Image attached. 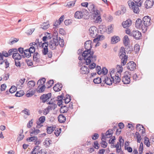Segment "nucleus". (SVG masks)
<instances>
[{
  "mask_svg": "<svg viewBox=\"0 0 154 154\" xmlns=\"http://www.w3.org/2000/svg\"><path fill=\"white\" fill-rule=\"evenodd\" d=\"M45 88V85H38L37 88V92L39 93L43 92Z\"/></svg>",
  "mask_w": 154,
  "mask_h": 154,
  "instance_id": "473e14b6",
  "label": "nucleus"
},
{
  "mask_svg": "<svg viewBox=\"0 0 154 154\" xmlns=\"http://www.w3.org/2000/svg\"><path fill=\"white\" fill-rule=\"evenodd\" d=\"M122 65H117L116 67V72L115 70V73L118 74L120 73L121 74V73L123 71V68L122 66Z\"/></svg>",
  "mask_w": 154,
  "mask_h": 154,
  "instance_id": "cd10ccee",
  "label": "nucleus"
},
{
  "mask_svg": "<svg viewBox=\"0 0 154 154\" xmlns=\"http://www.w3.org/2000/svg\"><path fill=\"white\" fill-rule=\"evenodd\" d=\"M29 132L30 136H32L36 135L40 133V131L38 129H36L34 128H33L30 130Z\"/></svg>",
  "mask_w": 154,
  "mask_h": 154,
  "instance_id": "dca6fc26",
  "label": "nucleus"
},
{
  "mask_svg": "<svg viewBox=\"0 0 154 154\" xmlns=\"http://www.w3.org/2000/svg\"><path fill=\"white\" fill-rule=\"evenodd\" d=\"M45 120V116H43L40 117L38 121H37L36 122L37 125V127L39 128L42 126L43 125L42 124L44 122Z\"/></svg>",
  "mask_w": 154,
  "mask_h": 154,
  "instance_id": "f8f14e48",
  "label": "nucleus"
},
{
  "mask_svg": "<svg viewBox=\"0 0 154 154\" xmlns=\"http://www.w3.org/2000/svg\"><path fill=\"white\" fill-rule=\"evenodd\" d=\"M144 143L147 147H149L150 145V143L149 141V139L146 137H144Z\"/></svg>",
  "mask_w": 154,
  "mask_h": 154,
  "instance_id": "a19ab883",
  "label": "nucleus"
},
{
  "mask_svg": "<svg viewBox=\"0 0 154 154\" xmlns=\"http://www.w3.org/2000/svg\"><path fill=\"white\" fill-rule=\"evenodd\" d=\"M96 23H100L102 21V19L101 17V15L93 17Z\"/></svg>",
  "mask_w": 154,
  "mask_h": 154,
  "instance_id": "e433bc0d",
  "label": "nucleus"
},
{
  "mask_svg": "<svg viewBox=\"0 0 154 154\" xmlns=\"http://www.w3.org/2000/svg\"><path fill=\"white\" fill-rule=\"evenodd\" d=\"M41 26L40 28H42L43 30H46L49 27L50 25L48 23H44L41 25Z\"/></svg>",
  "mask_w": 154,
  "mask_h": 154,
  "instance_id": "f704fd0d",
  "label": "nucleus"
},
{
  "mask_svg": "<svg viewBox=\"0 0 154 154\" xmlns=\"http://www.w3.org/2000/svg\"><path fill=\"white\" fill-rule=\"evenodd\" d=\"M12 57L15 60H18L21 59V55L18 53L16 52L12 55Z\"/></svg>",
  "mask_w": 154,
  "mask_h": 154,
  "instance_id": "a878e982",
  "label": "nucleus"
},
{
  "mask_svg": "<svg viewBox=\"0 0 154 154\" xmlns=\"http://www.w3.org/2000/svg\"><path fill=\"white\" fill-rule=\"evenodd\" d=\"M51 141L49 138H46L45 139V141L43 143V144L46 147L49 146L51 143Z\"/></svg>",
  "mask_w": 154,
  "mask_h": 154,
  "instance_id": "2f4dec72",
  "label": "nucleus"
},
{
  "mask_svg": "<svg viewBox=\"0 0 154 154\" xmlns=\"http://www.w3.org/2000/svg\"><path fill=\"white\" fill-rule=\"evenodd\" d=\"M80 71L82 74H87L89 72L88 67L85 66L81 67Z\"/></svg>",
  "mask_w": 154,
  "mask_h": 154,
  "instance_id": "aec40b11",
  "label": "nucleus"
},
{
  "mask_svg": "<svg viewBox=\"0 0 154 154\" xmlns=\"http://www.w3.org/2000/svg\"><path fill=\"white\" fill-rule=\"evenodd\" d=\"M37 140L36 137L33 136L27 138V140L29 142H35Z\"/></svg>",
  "mask_w": 154,
  "mask_h": 154,
  "instance_id": "49530a36",
  "label": "nucleus"
},
{
  "mask_svg": "<svg viewBox=\"0 0 154 154\" xmlns=\"http://www.w3.org/2000/svg\"><path fill=\"white\" fill-rule=\"evenodd\" d=\"M24 137V136L23 134V133L19 134V136L17 137V140H18V141L22 140Z\"/></svg>",
  "mask_w": 154,
  "mask_h": 154,
  "instance_id": "0e129e2a",
  "label": "nucleus"
},
{
  "mask_svg": "<svg viewBox=\"0 0 154 154\" xmlns=\"http://www.w3.org/2000/svg\"><path fill=\"white\" fill-rule=\"evenodd\" d=\"M25 81V79L24 78L18 80L17 82V87L20 89L23 86V84Z\"/></svg>",
  "mask_w": 154,
  "mask_h": 154,
  "instance_id": "6ab92c4d",
  "label": "nucleus"
},
{
  "mask_svg": "<svg viewBox=\"0 0 154 154\" xmlns=\"http://www.w3.org/2000/svg\"><path fill=\"white\" fill-rule=\"evenodd\" d=\"M33 59L34 61L36 62L39 63L40 62V55L38 53H35L33 54Z\"/></svg>",
  "mask_w": 154,
  "mask_h": 154,
  "instance_id": "4be33fe9",
  "label": "nucleus"
},
{
  "mask_svg": "<svg viewBox=\"0 0 154 154\" xmlns=\"http://www.w3.org/2000/svg\"><path fill=\"white\" fill-rule=\"evenodd\" d=\"M24 94V93L23 91L21 90L17 92L15 94V96L17 97H20L23 96Z\"/></svg>",
  "mask_w": 154,
  "mask_h": 154,
  "instance_id": "c03bdc74",
  "label": "nucleus"
},
{
  "mask_svg": "<svg viewBox=\"0 0 154 154\" xmlns=\"http://www.w3.org/2000/svg\"><path fill=\"white\" fill-rule=\"evenodd\" d=\"M101 140V146L102 147L104 148H106L107 146V143L105 141L106 139L104 140V139H103L102 137Z\"/></svg>",
  "mask_w": 154,
  "mask_h": 154,
  "instance_id": "a18cd8bd",
  "label": "nucleus"
},
{
  "mask_svg": "<svg viewBox=\"0 0 154 154\" xmlns=\"http://www.w3.org/2000/svg\"><path fill=\"white\" fill-rule=\"evenodd\" d=\"M58 45V43L57 39H53V40H52L49 42V46L51 49L52 50H54Z\"/></svg>",
  "mask_w": 154,
  "mask_h": 154,
  "instance_id": "1a4fd4ad",
  "label": "nucleus"
},
{
  "mask_svg": "<svg viewBox=\"0 0 154 154\" xmlns=\"http://www.w3.org/2000/svg\"><path fill=\"white\" fill-rule=\"evenodd\" d=\"M114 25H110L108 26L106 30V32L108 33H110L113 31Z\"/></svg>",
  "mask_w": 154,
  "mask_h": 154,
  "instance_id": "7c9ffc66",
  "label": "nucleus"
},
{
  "mask_svg": "<svg viewBox=\"0 0 154 154\" xmlns=\"http://www.w3.org/2000/svg\"><path fill=\"white\" fill-rule=\"evenodd\" d=\"M62 87L61 84L57 83L53 87L54 90L56 92L59 91H60Z\"/></svg>",
  "mask_w": 154,
  "mask_h": 154,
  "instance_id": "412c9836",
  "label": "nucleus"
},
{
  "mask_svg": "<svg viewBox=\"0 0 154 154\" xmlns=\"http://www.w3.org/2000/svg\"><path fill=\"white\" fill-rule=\"evenodd\" d=\"M115 72V69H111L110 72V75L112 80L113 82L115 84H117L120 82L121 74L120 73L116 74Z\"/></svg>",
  "mask_w": 154,
  "mask_h": 154,
  "instance_id": "7ed1b4c3",
  "label": "nucleus"
},
{
  "mask_svg": "<svg viewBox=\"0 0 154 154\" xmlns=\"http://www.w3.org/2000/svg\"><path fill=\"white\" fill-rule=\"evenodd\" d=\"M22 112L27 116H29L30 115L29 110L26 109H25L24 110H23Z\"/></svg>",
  "mask_w": 154,
  "mask_h": 154,
  "instance_id": "e2e57ef3",
  "label": "nucleus"
},
{
  "mask_svg": "<svg viewBox=\"0 0 154 154\" xmlns=\"http://www.w3.org/2000/svg\"><path fill=\"white\" fill-rule=\"evenodd\" d=\"M101 74H103L104 75L106 74L108 72V70L105 67H103L102 68L101 71Z\"/></svg>",
  "mask_w": 154,
  "mask_h": 154,
  "instance_id": "13d9d810",
  "label": "nucleus"
},
{
  "mask_svg": "<svg viewBox=\"0 0 154 154\" xmlns=\"http://www.w3.org/2000/svg\"><path fill=\"white\" fill-rule=\"evenodd\" d=\"M45 78H42L38 81L37 84L38 85H45Z\"/></svg>",
  "mask_w": 154,
  "mask_h": 154,
  "instance_id": "4c0bfd02",
  "label": "nucleus"
},
{
  "mask_svg": "<svg viewBox=\"0 0 154 154\" xmlns=\"http://www.w3.org/2000/svg\"><path fill=\"white\" fill-rule=\"evenodd\" d=\"M33 123V119H32L29 121L27 124V127L28 128H30L32 126Z\"/></svg>",
  "mask_w": 154,
  "mask_h": 154,
  "instance_id": "052dcab7",
  "label": "nucleus"
},
{
  "mask_svg": "<svg viewBox=\"0 0 154 154\" xmlns=\"http://www.w3.org/2000/svg\"><path fill=\"white\" fill-rule=\"evenodd\" d=\"M24 53L26 57H29L31 56V53L29 51L28 49H26L24 50Z\"/></svg>",
  "mask_w": 154,
  "mask_h": 154,
  "instance_id": "8fccbe9b",
  "label": "nucleus"
},
{
  "mask_svg": "<svg viewBox=\"0 0 154 154\" xmlns=\"http://www.w3.org/2000/svg\"><path fill=\"white\" fill-rule=\"evenodd\" d=\"M143 144L142 142H141L140 144V147L139 148V153L140 154H141L143 152Z\"/></svg>",
  "mask_w": 154,
  "mask_h": 154,
  "instance_id": "bf43d9fd",
  "label": "nucleus"
},
{
  "mask_svg": "<svg viewBox=\"0 0 154 154\" xmlns=\"http://www.w3.org/2000/svg\"><path fill=\"white\" fill-rule=\"evenodd\" d=\"M102 135L103 139H104V140L106 138H109L112 136V134H109V132L107 131H106L105 134V135H104L103 134H102Z\"/></svg>",
  "mask_w": 154,
  "mask_h": 154,
  "instance_id": "79ce46f5",
  "label": "nucleus"
},
{
  "mask_svg": "<svg viewBox=\"0 0 154 154\" xmlns=\"http://www.w3.org/2000/svg\"><path fill=\"white\" fill-rule=\"evenodd\" d=\"M17 51V49L16 48H13L10 49L8 52V56L12 55H13L14 54L15 52Z\"/></svg>",
  "mask_w": 154,
  "mask_h": 154,
  "instance_id": "ea45409f",
  "label": "nucleus"
},
{
  "mask_svg": "<svg viewBox=\"0 0 154 154\" xmlns=\"http://www.w3.org/2000/svg\"><path fill=\"white\" fill-rule=\"evenodd\" d=\"M142 20L144 26L143 28L144 32L146 31L148 27L151 24V19L148 16H146L143 17Z\"/></svg>",
  "mask_w": 154,
  "mask_h": 154,
  "instance_id": "423d86ee",
  "label": "nucleus"
},
{
  "mask_svg": "<svg viewBox=\"0 0 154 154\" xmlns=\"http://www.w3.org/2000/svg\"><path fill=\"white\" fill-rule=\"evenodd\" d=\"M89 34L91 37L95 38L98 34V30L96 27L92 26L89 29Z\"/></svg>",
  "mask_w": 154,
  "mask_h": 154,
  "instance_id": "0eeeda50",
  "label": "nucleus"
},
{
  "mask_svg": "<svg viewBox=\"0 0 154 154\" xmlns=\"http://www.w3.org/2000/svg\"><path fill=\"white\" fill-rule=\"evenodd\" d=\"M132 36L137 39H139L141 37V33L138 30L133 31L132 32Z\"/></svg>",
  "mask_w": 154,
  "mask_h": 154,
  "instance_id": "ddd939ff",
  "label": "nucleus"
},
{
  "mask_svg": "<svg viewBox=\"0 0 154 154\" xmlns=\"http://www.w3.org/2000/svg\"><path fill=\"white\" fill-rule=\"evenodd\" d=\"M89 14V13L87 10L84 9L80 11H76L75 13L74 17L77 19L85 18Z\"/></svg>",
  "mask_w": 154,
  "mask_h": 154,
  "instance_id": "20e7f679",
  "label": "nucleus"
},
{
  "mask_svg": "<svg viewBox=\"0 0 154 154\" xmlns=\"http://www.w3.org/2000/svg\"><path fill=\"white\" fill-rule=\"evenodd\" d=\"M28 50L31 54L33 53L35 51V47L34 46H32Z\"/></svg>",
  "mask_w": 154,
  "mask_h": 154,
  "instance_id": "338daca9",
  "label": "nucleus"
},
{
  "mask_svg": "<svg viewBox=\"0 0 154 154\" xmlns=\"http://www.w3.org/2000/svg\"><path fill=\"white\" fill-rule=\"evenodd\" d=\"M137 139V141L138 143H140L141 140V136L139 133L137 132L135 133Z\"/></svg>",
  "mask_w": 154,
  "mask_h": 154,
  "instance_id": "5fc2aeb1",
  "label": "nucleus"
},
{
  "mask_svg": "<svg viewBox=\"0 0 154 154\" xmlns=\"http://www.w3.org/2000/svg\"><path fill=\"white\" fill-rule=\"evenodd\" d=\"M93 39V42L94 43H97L99 42V41L102 40L104 39V37L103 35H99L96 38Z\"/></svg>",
  "mask_w": 154,
  "mask_h": 154,
  "instance_id": "393cba45",
  "label": "nucleus"
},
{
  "mask_svg": "<svg viewBox=\"0 0 154 154\" xmlns=\"http://www.w3.org/2000/svg\"><path fill=\"white\" fill-rule=\"evenodd\" d=\"M140 50V46L138 44H136L134 47V51L136 52H137Z\"/></svg>",
  "mask_w": 154,
  "mask_h": 154,
  "instance_id": "69168bd1",
  "label": "nucleus"
},
{
  "mask_svg": "<svg viewBox=\"0 0 154 154\" xmlns=\"http://www.w3.org/2000/svg\"><path fill=\"white\" fill-rule=\"evenodd\" d=\"M123 42L125 46H127L129 44L130 40L127 35H125L124 37L123 38Z\"/></svg>",
  "mask_w": 154,
  "mask_h": 154,
  "instance_id": "c85d7f7f",
  "label": "nucleus"
},
{
  "mask_svg": "<svg viewBox=\"0 0 154 154\" xmlns=\"http://www.w3.org/2000/svg\"><path fill=\"white\" fill-rule=\"evenodd\" d=\"M47 151L44 149H41L38 150L37 154H47Z\"/></svg>",
  "mask_w": 154,
  "mask_h": 154,
  "instance_id": "680f3d73",
  "label": "nucleus"
},
{
  "mask_svg": "<svg viewBox=\"0 0 154 154\" xmlns=\"http://www.w3.org/2000/svg\"><path fill=\"white\" fill-rule=\"evenodd\" d=\"M40 149V146H35L32 151L31 152V154H37L38 150Z\"/></svg>",
  "mask_w": 154,
  "mask_h": 154,
  "instance_id": "c9c22d12",
  "label": "nucleus"
},
{
  "mask_svg": "<svg viewBox=\"0 0 154 154\" xmlns=\"http://www.w3.org/2000/svg\"><path fill=\"white\" fill-rule=\"evenodd\" d=\"M93 14V17L100 15V13L99 11L97 9L93 10L92 11Z\"/></svg>",
  "mask_w": 154,
  "mask_h": 154,
  "instance_id": "58836bf2",
  "label": "nucleus"
},
{
  "mask_svg": "<svg viewBox=\"0 0 154 154\" xmlns=\"http://www.w3.org/2000/svg\"><path fill=\"white\" fill-rule=\"evenodd\" d=\"M54 83V81L53 80H50L48 82V88L51 87Z\"/></svg>",
  "mask_w": 154,
  "mask_h": 154,
  "instance_id": "774afa93",
  "label": "nucleus"
},
{
  "mask_svg": "<svg viewBox=\"0 0 154 154\" xmlns=\"http://www.w3.org/2000/svg\"><path fill=\"white\" fill-rule=\"evenodd\" d=\"M124 140L122 137H119V142H117L115 145L116 151L118 154H123V152L121 149V146L124 145Z\"/></svg>",
  "mask_w": 154,
  "mask_h": 154,
  "instance_id": "39448f33",
  "label": "nucleus"
},
{
  "mask_svg": "<svg viewBox=\"0 0 154 154\" xmlns=\"http://www.w3.org/2000/svg\"><path fill=\"white\" fill-rule=\"evenodd\" d=\"M58 43L61 47H64V43L63 39L60 38V37H59V42Z\"/></svg>",
  "mask_w": 154,
  "mask_h": 154,
  "instance_id": "3c124183",
  "label": "nucleus"
},
{
  "mask_svg": "<svg viewBox=\"0 0 154 154\" xmlns=\"http://www.w3.org/2000/svg\"><path fill=\"white\" fill-rule=\"evenodd\" d=\"M130 75L128 72H125L122 78V82L124 84H127L130 83Z\"/></svg>",
  "mask_w": 154,
  "mask_h": 154,
  "instance_id": "6e6552de",
  "label": "nucleus"
},
{
  "mask_svg": "<svg viewBox=\"0 0 154 154\" xmlns=\"http://www.w3.org/2000/svg\"><path fill=\"white\" fill-rule=\"evenodd\" d=\"M153 3V0H146L145 3V5L146 8H148L152 6Z\"/></svg>",
  "mask_w": 154,
  "mask_h": 154,
  "instance_id": "f3484780",
  "label": "nucleus"
},
{
  "mask_svg": "<svg viewBox=\"0 0 154 154\" xmlns=\"http://www.w3.org/2000/svg\"><path fill=\"white\" fill-rule=\"evenodd\" d=\"M119 57H124L125 56H126V53L125 48L123 47H121V49L119 51Z\"/></svg>",
  "mask_w": 154,
  "mask_h": 154,
  "instance_id": "b1692460",
  "label": "nucleus"
},
{
  "mask_svg": "<svg viewBox=\"0 0 154 154\" xmlns=\"http://www.w3.org/2000/svg\"><path fill=\"white\" fill-rule=\"evenodd\" d=\"M48 44L47 42H44L42 44V47L43 48L42 50L43 54L45 55L47 54L48 52Z\"/></svg>",
  "mask_w": 154,
  "mask_h": 154,
  "instance_id": "2eb2a0df",
  "label": "nucleus"
},
{
  "mask_svg": "<svg viewBox=\"0 0 154 154\" xmlns=\"http://www.w3.org/2000/svg\"><path fill=\"white\" fill-rule=\"evenodd\" d=\"M136 64L133 61L129 62L127 64V69L131 71H133L136 68Z\"/></svg>",
  "mask_w": 154,
  "mask_h": 154,
  "instance_id": "9d476101",
  "label": "nucleus"
},
{
  "mask_svg": "<svg viewBox=\"0 0 154 154\" xmlns=\"http://www.w3.org/2000/svg\"><path fill=\"white\" fill-rule=\"evenodd\" d=\"M133 0L134 2L130 0L128 1V4L129 7L132 10L134 13L138 14L140 11L139 7L141 6L143 1L141 0Z\"/></svg>",
  "mask_w": 154,
  "mask_h": 154,
  "instance_id": "f03ea898",
  "label": "nucleus"
},
{
  "mask_svg": "<svg viewBox=\"0 0 154 154\" xmlns=\"http://www.w3.org/2000/svg\"><path fill=\"white\" fill-rule=\"evenodd\" d=\"M51 94L50 93L46 94H44L41 97L40 99L43 102L45 103L51 97Z\"/></svg>",
  "mask_w": 154,
  "mask_h": 154,
  "instance_id": "4468645a",
  "label": "nucleus"
},
{
  "mask_svg": "<svg viewBox=\"0 0 154 154\" xmlns=\"http://www.w3.org/2000/svg\"><path fill=\"white\" fill-rule=\"evenodd\" d=\"M17 88L14 86H12L10 89L9 92L11 93H13L15 92Z\"/></svg>",
  "mask_w": 154,
  "mask_h": 154,
  "instance_id": "6e6d98bb",
  "label": "nucleus"
},
{
  "mask_svg": "<svg viewBox=\"0 0 154 154\" xmlns=\"http://www.w3.org/2000/svg\"><path fill=\"white\" fill-rule=\"evenodd\" d=\"M35 85V82L33 81H30L28 82V85L30 88H32L34 87Z\"/></svg>",
  "mask_w": 154,
  "mask_h": 154,
  "instance_id": "09e8293b",
  "label": "nucleus"
},
{
  "mask_svg": "<svg viewBox=\"0 0 154 154\" xmlns=\"http://www.w3.org/2000/svg\"><path fill=\"white\" fill-rule=\"evenodd\" d=\"M93 82L96 84H98L101 82V79L100 78H97L94 79Z\"/></svg>",
  "mask_w": 154,
  "mask_h": 154,
  "instance_id": "864d4df0",
  "label": "nucleus"
},
{
  "mask_svg": "<svg viewBox=\"0 0 154 154\" xmlns=\"http://www.w3.org/2000/svg\"><path fill=\"white\" fill-rule=\"evenodd\" d=\"M120 41V38L118 36H114L112 37L111 43L112 44H116Z\"/></svg>",
  "mask_w": 154,
  "mask_h": 154,
  "instance_id": "5701e85b",
  "label": "nucleus"
},
{
  "mask_svg": "<svg viewBox=\"0 0 154 154\" xmlns=\"http://www.w3.org/2000/svg\"><path fill=\"white\" fill-rule=\"evenodd\" d=\"M132 21L130 19H128L126 21L123 22L122 25L124 28H126L129 27L131 24Z\"/></svg>",
  "mask_w": 154,
  "mask_h": 154,
  "instance_id": "a211bd4d",
  "label": "nucleus"
},
{
  "mask_svg": "<svg viewBox=\"0 0 154 154\" xmlns=\"http://www.w3.org/2000/svg\"><path fill=\"white\" fill-rule=\"evenodd\" d=\"M135 26L137 28L141 29L143 32H144L143 30V24L142 23L141 20L139 18L137 19L135 23Z\"/></svg>",
  "mask_w": 154,
  "mask_h": 154,
  "instance_id": "9b49d317",
  "label": "nucleus"
},
{
  "mask_svg": "<svg viewBox=\"0 0 154 154\" xmlns=\"http://www.w3.org/2000/svg\"><path fill=\"white\" fill-rule=\"evenodd\" d=\"M49 104H50L48 107V109L50 110H52L53 109L55 108L56 105L55 104L51 103V104L50 102L49 103Z\"/></svg>",
  "mask_w": 154,
  "mask_h": 154,
  "instance_id": "4d7b16f0",
  "label": "nucleus"
},
{
  "mask_svg": "<svg viewBox=\"0 0 154 154\" xmlns=\"http://www.w3.org/2000/svg\"><path fill=\"white\" fill-rule=\"evenodd\" d=\"M103 81L107 85H110L112 84L113 82L112 80L110 78L108 77L107 76H105V79Z\"/></svg>",
  "mask_w": 154,
  "mask_h": 154,
  "instance_id": "c756f323",
  "label": "nucleus"
},
{
  "mask_svg": "<svg viewBox=\"0 0 154 154\" xmlns=\"http://www.w3.org/2000/svg\"><path fill=\"white\" fill-rule=\"evenodd\" d=\"M91 41L88 40L85 43V47L86 49L82 54V56L85 60L87 65L89 64L91 62H95L96 60V57L94 55V52L91 51L92 48Z\"/></svg>",
  "mask_w": 154,
  "mask_h": 154,
  "instance_id": "f257e3e1",
  "label": "nucleus"
},
{
  "mask_svg": "<svg viewBox=\"0 0 154 154\" xmlns=\"http://www.w3.org/2000/svg\"><path fill=\"white\" fill-rule=\"evenodd\" d=\"M75 1H71L69 2L67 4L66 6H68L69 8H71L73 7L75 4Z\"/></svg>",
  "mask_w": 154,
  "mask_h": 154,
  "instance_id": "de8ad7c7",
  "label": "nucleus"
},
{
  "mask_svg": "<svg viewBox=\"0 0 154 154\" xmlns=\"http://www.w3.org/2000/svg\"><path fill=\"white\" fill-rule=\"evenodd\" d=\"M61 128H60L59 129H57L54 132V134L57 136H58L61 133Z\"/></svg>",
  "mask_w": 154,
  "mask_h": 154,
  "instance_id": "603ef678",
  "label": "nucleus"
},
{
  "mask_svg": "<svg viewBox=\"0 0 154 154\" xmlns=\"http://www.w3.org/2000/svg\"><path fill=\"white\" fill-rule=\"evenodd\" d=\"M128 56H125L124 57H119L121 59V64L122 65L124 66L127 63V61L128 60Z\"/></svg>",
  "mask_w": 154,
  "mask_h": 154,
  "instance_id": "bb28decb",
  "label": "nucleus"
},
{
  "mask_svg": "<svg viewBox=\"0 0 154 154\" xmlns=\"http://www.w3.org/2000/svg\"><path fill=\"white\" fill-rule=\"evenodd\" d=\"M55 127L53 126L48 127L47 129L48 133L51 134L55 130Z\"/></svg>",
  "mask_w": 154,
  "mask_h": 154,
  "instance_id": "37998d69",
  "label": "nucleus"
},
{
  "mask_svg": "<svg viewBox=\"0 0 154 154\" xmlns=\"http://www.w3.org/2000/svg\"><path fill=\"white\" fill-rule=\"evenodd\" d=\"M59 121L60 123L64 122L66 120L65 117L63 114H60L58 117Z\"/></svg>",
  "mask_w": 154,
  "mask_h": 154,
  "instance_id": "72a5a7b5",
  "label": "nucleus"
}]
</instances>
